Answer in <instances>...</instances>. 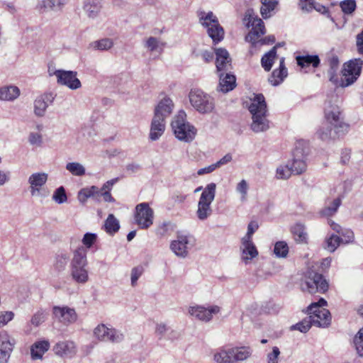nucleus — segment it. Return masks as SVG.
I'll return each mask as SVG.
<instances>
[{"label": "nucleus", "mask_w": 363, "mask_h": 363, "mask_svg": "<svg viewBox=\"0 0 363 363\" xmlns=\"http://www.w3.org/2000/svg\"><path fill=\"white\" fill-rule=\"evenodd\" d=\"M274 252L278 257H286L289 252V247L285 242H277L274 245Z\"/></svg>", "instance_id": "8fccbe9b"}, {"label": "nucleus", "mask_w": 363, "mask_h": 363, "mask_svg": "<svg viewBox=\"0 0 363 363\" xmlns=\"http://www.w3.org/2000/svg\"><path fill=\"white\" fill-rule=\"evenodd\" d=\"M342 11L346 14H351L356 9L354 0H344L340 3Z\"/></svg>", "instance_id": "bf43d9fd"}, {"label": "nucleus", "mask_w": 363, "mask_h": 363, "mask_svg": "<svg viewBox=\"0 0 363 363\" xmlns=\"http://www.w3.org/2000/svg\"><path fill=\"white\" fill-rule=\"evenodd\" d=\"M55 95L52 92L45 93L34 101V113L38 117L45 115L47 108L51 105L55 99Z\"/></svg>", "instance_id": "412c9836"}, {"label": "nucleus", "mask_w": 363, "mask_h": 363, "mask_svg": "<svg viewBox=\"0 0 363 363\" xmlns=\"http://www.w3.org/2000/svg\"><path fill=\"white\" fill-rule=\"evenodd\" d=\"M241 259L245 264H248L258 255V251L252 240H241Z\"/></svg>", "instance_id": "bb28decb"}, {"label": "nucleus", "mask_w": 363, "mask_h": 363, "mask_svg": "<svg viewBox=\"0 0 363 363\" xmlns=\"http://www.w3.org/2000/svg\"><path fill=\"white\" fill-rule=\"evenodd\" d=\"M48 73L50 76L56 77L58 84L65 86L72 90L78 89L82 86V83L77 78V72L75 71L49 68Z\"/></svg>", "instance_id": "9d476101"}, {"label": "nucleus", "mask_w": 363, "mask_h": 363, "mask_svg": "<svg viewBox=\"0 0 363 363\" xmlns=\"http://www.w3.org/2000/svg\"><path fill=\"white\" fill-rule=\"evenodd\" d=\"M105 230L108 234L116 233L119 228V221L113 214H109L104 223Z\"/></svg>", "instance_id": "79ce46f5"}, {"label": "nucleus", "mask_w": 363, "mask_h": 363, "mask_svg": "<svg viewBox=\"0 0 363 363\" xmlns=\"http://www.w3.org/2000/svg\"><path fill=\"white\" fill-rule=\"evenodd\" d=\"M216 184L210 183L203 189L197 204L196 215L201 221L206 220L213 213L211 203L216 196Z\"/></svg>", "instance_id": "20e7f679"}, {"label": "nucleus", "mask_w": 363, "mask_h": 363, "mask_svg": "<svg viewBox=\"0 0 363 363\" xmlns=\"http://www.w3.org/2000/svg\"><path fill=\"white\" fill-rule=\"evenodd\" d=\"M324 116L327 123L333 125L336 132L347 130V125L343 121L342 110L337 104L331 101H326Z\"/></svg>", "instance_id": "0eeeda50"}, {"label": "nucleus", "mask_w": 363, "mask_h": 363, "mask_svg": "<svg viewBox=\"0 0 363 363\" xmlns=\"http://www.w3.org/2000/svg\"><path fill=\"white\" fill-rule=\"evenodd\" d=\"M171 126L175 137L180 141L190 143L196 135V128L186 121V114L183 110L174 116Z\"/></svg>", "instance_id": "7ed1b4c3"}, {"label": "nucleus", "mask_w": 363, "mask_h": 363, "mask_svg": "<svg viewBox=\"0 0 363 363\" xmlns=\"http://www.w3.org/2000/svg\"><path fill=\"white\" fill-rule=\"evenodd\" d=\"M216 66L218 72H224L231 69V59L228 52L223 48L215 50Z\"/></svg>", "instance_id": "5701e85b"}, {"label": "nucleus", "mask_w": 363, "mask_h": 363, "mask_svg": "<svg viewBox=\"0 0 363 363\" xmlns=\"http://www.w3.org/2000/svg\"><path fill=\"white\" fill-rule=\"evenodd\" d=\"M339 235L342 236L341 240L342 244L347 245L354 241V233L350 229H342V233H340Z\"/></svg>", "instance_id": "e2e57ef3"}, {"label": "nucleus", "mask_w": 363, "mask_h": 363, "mask_svg": "<svg viewBox=\"0 0 363 363\" xmlns=\"http://www.w3.org/2000/svg\"><path fill=\"white\" fill-rule=\"evenodd\" d=\"M153 210L147 203H140L135 207L134 219L135 223L142 229L150 228L153 223Z\"/></svg>", "instance_id": "4468645a"}, {"label": "nucleus", "mask_w": 363, "mask_h": 363, "mask_svg": "<svg viewBox=\"0 0 363 363\" xmlns=\"http://www.w3.org/2000/svg\"><path fill=\"white\" fill-rule=\"evenodd\" d=\"M362 64L363 61L361 59H354L345 64L342 70V86H348L357 79L361 73Z\"/></svg>", "instance_id": "ddd939ff"}, {"label": "nucleus", "mask_w": 363, "mask_h": 363, "mask_svg": "<svg viewBox=\"0 0 363 363\" xmlns=\"http://www.w3.org/2000/svg\"><path fill=\"white\" fill-rule=\"evenodd\" d=\"M260 13L264 18L271 17L279 4V0H260Z\"/></svg>", "instance_id": "f704fd0d"}, {"label": "nucleus", "mask_w": 363, "mask_h": 363, "mask_svg": "<svg viewBox=\"0 0 363 363\" xmlns=\"http://www.w3.org/2000/svg\"><path fill=\"white\" fill-rule=\"evenodd\" d=\"M312 325L313 323L311 320L308 317L304 318L302 321L296 323V325H294L291 327V329L298 330L301 333H306L309 330Z\"/></svg>", "instance_id": "864d4df0"}, {"label": "nucleus", "mask_w": 363, "mask_h": 363, "mask_svg": "<svg viewBox=\"0 0 363 363\" xmlns=\"http://www.w3.org/2000/svg\"><path fill=\"white\" fill-rule=\"evenodd\" d=\"M233 363L247 360L252 354V350L248 346L235 347L230 348Z\"/></svg>", "instance_id": "c85d7f7f"}, {"label": "nucleus", "mask_w": 363, "mask_h": 363, "mask_svg": "<svg viewBox=\"0 0 363 363\" xmlns=\"http://www.w3.org/2000/svg\"><path fill=\"white\" fill-rule=\"evenodd\" d=\"M200 21L207 28L208 34L214 43H218L223 40L224 30L212 12H208L206 16L201 15Z\"/></svg>", "instance_id": "9b49d317"}, {"label": "nucleus", "mask_w": 363, "mask_h": 363, "mask_svg": "<svg viewBox=\"0 0 363 363\" xmlns=\"http://www.w3.org/2000/svg\"><path fill=\"white\" fill-rule=\"evenodd\" d=\"M249 185L246 180L242 179L236 186V191L241 195V200L245 201L247 195Z\"/></svg>", "instance_id": "052dcab7"}, {"label": "nucleus", "mask_w": 363, "mask_h": 363, "mask_svg": "<svg viewBox=\"0 0 363 363\" xmlns=\"http://www.w3.org/2000/svg\"><path fill=\"white\" fill-rule=\"evenodd\" d=\"M354 343L359 356L363 357V328L355 335Z\"/></svg>", "instance_id": "4d7b16f0"}, {"label": "nucleus", "mask_w": 363, "mask_h": 363, "mask_svg": "<svg viewBox=\"0 0 363 363\" xmlns=\"http://www.w3.org/2000/svg\"><path fill=\"white\" fill-rule=\"evenodd\" d=\"M30 193L32 196L45 198L49 195V191L45 185L36 184L29 186Z\"/></svg>", "instance_id": "a18cd8bd"}, {"label": "nucleus", "mask_w": 363, "mask_h": 363, "mask_svg": "<svg viewBox=\"0 0 363 363\" xmlns=\"http://www.w3.org/2000/svg\"><path fill=\"white\" fill-rule=\"evenodd\" d=\"M15 316V313L11 311H0V328L6 326Z\"/></svg>", "instance_id": "5fc2aeb1"}, {"label": "nucleus", "mask_w": 363, "mask_h": 363, "mask_svg": "<svg viewBox=\"0 0 363 363\" xmlns=\"http://www.w3.org/2000/svg\"><path fill=\"white\" fill-rule=\"evenodd\" d=\"M53 351L58 357L72 359L77 353V346L72 340H62L54 345Z\"/></svg>", "instance_id": "6ab92c4d"}, {"label": "nucleus", "mask_w": 363, "mask_h": 363, "mask_svg": "<svg viewBox=\"0 0 363 363\" xmlns=\"http://www.w3.org/2000/svg\"><path fill=\"white\" fill-rule=\"evenodd\" d=\"M144 269L141 266L135 267L131 269L130 272V282L132 286H135L137 285V281L138 279L143 274Z\"/></svg>", "instance_id": "13d9d810"}, {"label": "nucleus", "mask_w": 363, "mask_h": 363, "mask_svg": "<svg viewBox=\"0 0 363 363\" xmlns=\"http://www.w3.org/2000/svg\"><path fill=\"white\" fill-rule=\"evenodd\" d=\"M189 242L190 236L178 234L177 239L172 241L170 244V249L177 257L184 258L189 253Z\"/></svg>", "instance_id": "aec40b11"}, {"label": "nucleus", "mask_w": 363, "mask_h": 363, "mask_svg": "<svg viewBox=\"0 0 363 363\" xmlns=\"http://www.w3.org/2000/svg\"><path fill=\"white\" fill-rule=\"evenodd\" d=\"M28 142L32 145L40 146L43 142L41 134L38 133H30L28 136Z\"/></svg>", "instance_id": "774afa93"}, {"label": "nucleus", "mask_w": 363, "mask_h": 363, "mask_svg": "<svg viewBox=\"0 0 363 363\" xmlns=\"http://www.w3.org/2000/svg\"><path fill=\"white\" fill-rule=\"evenodd\" d=\"M101 191L96 186L82 189L78 193V200L81 203H85L89 198L98 199L100 197Z\"/></svg>", "instance_id": "2f4dec72"}, {"label": "nucleus", "mask_w": 363, "mask_h": 363, "mask_svg": "<svg viewBox=\"0 0 363 363\" xmlns=\"http://www.w3.org/2000/svg\"><path fill=\"white\" fill-rule=\"evenodd\" d=\"M340 204L341 199L340 198H337L334 199L330 205L323 208L321 211V213L325 216H333L336 213Z\"/></svg>", "instance_id": "09e8293b"}, {"label": "nucleus", "mask_w": 363, "mask_h": 363, "mask_svg": "<svg viewBox=\"0 0 363 363\" xmlns=\"http://www.w3.org/2000/svg\"><path fill=\"white\" fill-rule=\"evenodd\" d=\"M113 46V41L111 38H102L94 40L89 44V48L94 50L105 51L110 50Z\"/></svg>", "instance_id": "4c0bfd02"}, {"label": "nucleus", "mask_w": 363, "mask_h": 363, "mask_svg": "<svg viewBox=\"0 0 363 363\" xmlns=\"http://www.w3.org/2000/svg\"><path fill=\"white\" fill-rule=\"evenodd\" d=\"M220 311V307L216 305L208 307L195 305L188 308V313L191 317L202 322H209L212 320L213 315L218 314Z\"/></svg>", "instance_id": "f3484780"}, {"label": "nucleus", "mask_w": 363, "mask_h": 363, "mask_svg": "<svg viewBox=\"0 0 363 363\" xmlns=\"http://www.w3.org/2000/svg\"><path fill=\"white\" fill-rule=\"evenodd\" d=\"M165 43L155 37L147 38L144 43L145 48L150 52H162Z\"/></svg>", "instance_id": "c9c22d12"}, {"label": "nucleus", "mask_w": 363, "mask_h": 363, "mask_svg": "<svg viewBox=\"0 0 363 363\" xmlns=\"http://www.w3.org/2000/svg\"><path fill=\"white\" fill-rule=\"evenodd\" d=\"M279 349L277 347H274L272 348V351L268 353L267 355V363H279Z\"/></svg>", "instance_id": "0e129e2a"}, {"label": "nucleus", "mask_w": 363, "mask_h": 363, "mask_svg": "<svg viewBox=\"0 0 363 363\" xmlns=\"http://www.w3.org/2000/svg\"><path fill=\"white\" fill-rule=\"evenodd\" d=\"M333 126L330 123L323 125L318 131V134L321 140H326L335 138V135L338 133L335 130L334 134L333 133Z\"/></svg>", "instance_id": "c03bdc74"}, {"label": "nucleus", "mask_w": 363, "mask_h": 363, "mask_svg": "<svg viewBox=\"0 0 363 363\" xmlns=\"http://www.w3.org/2000/svg\"><path fill=\"white\" fill-rule=\"evenodd\" d=\"M252 13L251 11H247L244 18V21H247V26L252 27L251 30L245 37V40L252 44H256L258 38L264 34L265 29L262 19L254 16Z\"/></svg>", "instance_id": "f8f14e48"}, {"label": "nucleus", "mask_w": 363, "mask_h": 363, "mask_svg": "<svg viewBox=\"0 0 363 363\" xmlns=\"http://www.w3.org/2000/svg\"><path fill=\"white\" fill-rule=\"evenodd\" d=\"M258 228L259 225L257 221H251L248 224L247 234L242 239L252 240V236Z\"/></svg>", "instance_id": "338daca9"}, {"label": "nucleus", "mask_w": 363, "mask_h": 363, "mask_svg": "<svg viewBox=\"0 0 363 363\" xmlns=\"http://www.w3.org/2000/svg\"><path fill=\"white\" fill-rule=\"evenodd\" d=\"M342 244L341 238L337 235L332 234L325 238L324 248L330 252H333Z\"/></svg>", "instance_id": "ea45409f"}, {"label": "nucleus", "mask_w": 363, "mask_h": 363, "mask_svg": "<svg viewBox=\"0 0 363 363\" xmlns=\"http://www.w3.org/2000/svg\"><path fill=\"white\" fill-rule=\"evenodd\" d=\"M52 200L57 204H62L67 201V196L63 186L57 188L52 197Z\"/></svg>", "instance_id": "de8ad7c7"}, {"label": "nucleus", "mask_w": 363, "mask_h": 363, "mask_svg": "<svg viewBox=\"0 0 363 363\" xmlns=\"http://www.w3.org/2000/svg\"><path fill=\"white\" fill-rule=\"evenodd\" d=\"M293 233L296 236H298L296 238L299 242H305L307 238V234L304 231V229L302 225H297L293 228Z\"/></svg>", "instance_id": "69168bd1"}, {"label": "nucleus", "mask_w": 363, "mask_h": 363, "mask_svg": "<svg viewBox=\"0 0 363 363\" xmlns=\"http://www.w3.org/2000/svg\"><path fill=\"white\" fill-rule=\"evenodd\" d=\"M327 305V301L321 298L318 302L312 303L308 307V313L310 314L308 318L313 325L318 327H327L331 322L330 311L324 308Z\"/></svg>", "instance_id": "423d86ee"}, {"label": "nucleus", "mask_w": 363, "mask_h": 363, "mask_svg": "<svg viewBox=\"0 0 363 363\" xmlns=\"http://www.w3.org/2000/svg\"><path fill=\"white\" fill-rule=\"evenodd\" d=\"M103 8V0H84L83 10L86 16L90 19L99 17Z\"/></svg>", "instance_id": "cd10ccee"}, {"label": "nucleus", "mask_w": 363, "mask_h": 363, "mask_svg": "<svg viewBox=\"0 0 363 363\" xmlns=\"http://www.w3.org/2000/svg\"><path fill=\"white\" fill-rule=\"evenodd\" d=\"M97 235L91 233H86L82 238V243L86 248H90L96 242Z\"/></svg>", "instance_id": "680f3d73"}, {"label": "nucleus", "mask_w": 363, "mask_h": 363, "mask_svg": "<svg viewBox=\"0 0 363 363\" xmlns=\"http://www.w3.org/2000/svg\"><path fill=\"white\" fill-rule=\"evenodd\" d=\"M169 330V326L163 322L157 323L155 325V334L159 340L165 338Z\"/></svg>", "instance_id": "603ef678"}, {"label": "nucleus", "mask_w": 363, "mask_h": 363, "mask_svg": "<svg viewBox=\"0 0 363 363\" xmlns=\"http://www.w3.org/2000/svg\"><path fill=\"white\" fill-rule=\"evenodd\" d=\"M189 99L191 106L201 114H210L215 110L214 99L201 89H191Z\"/></svg>", "instance_id": "39448f33"}, {"label": "nucleus", "mask_w": 363, "mask_h": 363, "mask_svg": "<svg viewBox=\"0 0 363 363\" xmlns=\"http://www.w3.org/2000/svg\"><path fill=\"white\" fill-rule=\"evenodd\" d=\"M47 318V313L45 310L42 308L37 311L31 317L30 324L34 327H38L44 323Z\"/></svg>", "instance_id": "49530a36"}, {"label": "nucleus", "mask_w": 363, "mask_h": 363, "mask_svg": "<svg viewBox=\"0 0 363 363\" xmlns=\"http://www.w3.org/2000/svg\"><path fill=\"white\" fill-rule=\"evenodd\" d=\"M69 260V255L67 253H60L57 255L55 261V267L59 271L64 270L67 262Z\"/></svg>", "instance_id": "6e6d98bb"}, {"label": "nucleus", "mask_w": 363, "mask_h": 363, "mask_svg": "<svg viewBox=\"0 0 363 363\" xmlns=\"http://www.w3.org/2000/svg\"><path fill=\"white\" fill-rule=\"evenodd\" d=\"M301 289L310 294L325 293L328 289V284L322 274L308 270L301 283Z\"/></svg>", "instance_id": "6e6552de"}, {"label": "nucleus", "mask_w": 363, "mask_h": 363, "mask_svg": "<svg viewBox=\"0 0 363 363\" xmlns=\"http://www.w3.org/2000/svg\"><path fill=\"white\" fill-rule=\"evenodd\" d=\"M50 343L48 340L35 341L30 347V358L32 360H42L43 355L49 350Z\"/></svg>", "instance_id": "393cba45"}, {"label": "nucleus", "mask_w": 363, "mask_h": 363, "mask_svg": "<svg viewBox=\"0 0 363 363\" xmlns=\"http://www.w3.org/2000/svg\"><path fill=\"white\" fill-rule=\"evenodd\" d=\"M48 179V174L45 172H35L31 174L28 179V182L29 186L41 184L45 185Z\"/></svg>", "instance_id": "37998d69"}, {"label": "nucleus", "mask_w": 363, "mask_h": 363, "mask_svg": "<svg viewBox=\"0 0 363 363\" xmlns=\"http://www.w3.org/2000/svg\"><path fill=\"white\" fill-rule=\"evenodd\" d=\"M174 105L172 100L169 97L162 99L154 110V116L166 121L172 113Z\"/></svg>", "instance_id": "b1692460"}, {"label": "nucleus", "mask_w": 363, "mask_h": 363, "mask_svg": "<svg viewBox=\"0 0 363 363\" xmlns=\"http://www.w3.org/2000/svg\"><path fill=\"white\" fill-rule=\"evenodd\" d=\"M20 95V89L13 85L4 86L0 88V100L13 101Z\"/></svg>", "instance_id": "473e14b6"}, {"label": "nucleus", "mask_w": 363, "mask_h": 363, "mask_svg": "<svg viewBox=\"0 0 363 363\" xmlns=\"http://www.w3.org/2000/svg\"><path fill=\"white\" fill-rule=\"evenodd\" d=\"M301 144L298 143L294 151V158L291 163L289 164L293 174L299 175L305 172L307 169V156L308 150L306 148L301 147Z\"/></svg>", "instance_id": "dca6fc26"}, {"label": "nucleus", "mask_w": 363, "mask_h": 363, "mask_svg": "<svg viewBox=\"0 0 363 363\" xmlns=\"http://www.w3.org/2000/svg\"><path fill=\"white\" fill-rule=\"evenodd\" d=\"M213 360L215 363H233L230 348L220 347L214 350Z\"/></svg>", "instance_id": "72a5a7b5"}, {"label": "nucleus", "mask_w": 363, "mask_h": 363, "mask_svg": "<svg viewBox=\"0 0 363 363\" xmlns=\"http://www.w3.org/2000/svg\"><path fill=\"white\" fill-rule=\"evenodd\" d=\"M220 82L218 90L223 93H227L235 87V77L233 74L226 73L224 76L223 72H219Z\"/></svg>", "instance_id": "7c9ffc66"}, {"label": "nucleus", "mask_w": 363, "mask_h": 363, "mask_svg": "<svg viewBox=\"0 0 363 363\" xmlns=\"http://www.w3.org/2000/svg\"><path fill=\"white\" fill-rule=\"evenodd\" d=\"M166 128V121L153 116L149 133V139L156 141L164 134Z\"/></svg>", "instance_id": "a878e982"}, {"label": "nucleus", "mask_w": 363, "mask_h": 363, "mask_svg": "<svg viewBox=\"0 0 363 363\" xmlns=\"http://www.w3.org/2000/svg\"><path fill=\"white\" fill-rule=\"evenodd\" d=\"M93 335L100 342H109L113 344L120 343L124 340V335L121 331L104 323L94 328Z\"/></svg>", "instance_id": "1a4fd4ad"}, {"label": "nucleus", "mask_w": 363, "mask_h": 363, "mask_svg": "<svg viewBox=\"0 0 363 363\" xmlns=\"http://www.w3.org/2000/svg\"><path fill=\"white\" fill-rule=\"evenodd\" d=\"M248 110L252 115L250 128L254 133L265 132L269 129L270 122L267 118V104L263 94H255L250 99Z\"/></svg>", "instance_id": "f257e3e1"}, {"label": "nucleus", "mask_w": 363, "mask_h": 363, "mask_svg": "<svg viewBox=\"0 0 363 363\" xmlns=\"http://www.w3.org/2000/svg\"><path fill=\"white\" fill-rule=\"evenodd\" d=\"M288 72L287 69L284 65V57H281L279 62V69H274L270 77L269 78V83L273 86H277L280 84L287 77Z\"/></svg>", "instance_id": "c756f323"}, {"label": "nucleus", "mask_w": 363, "mask_h": 363, "mask_svg": "<svg viewBox=\"0 0 363 363\" xmlns=\"http://www.w3.org/2000/svg\"><path fill=\"white\" fill-rule=\"evenodd\" d=\"M65 168L73 176L82 177L86 174L84 165L77 162L67 163Z\"/></svg>", "instance_id": "a19ab883"}, {"label": "nucleus", "mask_w": 363, "mask_h": 363, "mask_svg": "<svg viewBox=\"0 0 363 363\" xmlns=\"http://www.w3.org/2000/svg\"><path fill=\"white\" fill-rule=\"evenodd\" d=\"M68 0H42L37 6V9L41 13L48 12H60L62 11Z\"/></svg>", "instance_id": "4be33fe9"}, {"label": "nucleus", "mask_w": 363, "mask_h": 363, "mask_svg": "<svg viewBox=\"0 0 363 363\" xmlns=\"http://www.w3.org/2000/svg\"><path fill=\"white\" fill-rule=\"evenodd\" d=\"M87 264L86 249L83 247H78L74 251L70 263V274L72 279L77 283L85 284L88 281Z\"/></svg>", "instance_id": "f03ea898"}, {"label": "nucleus", "mask_w": 363, "mask_h": 363, "mask_svg": "<svg viewBox=\"0 0 363 363\" xmlns=\"http://www.w3.org/2000/svg\"><path fill=\"white\" fill-rule=\"evenodd\" d=\"M291 174H293V172L289 164L281 165L277 168L276 177L279 179H287Z\"/></svg>", "instance_id": "3c124183"}, {"label": "nucleus", "mask_w": 363, "mask_h": 363, "mask_svg": "<svg viewBox=\"0 0 363 363\" xmlns=\"http://www.w3.org/2000/svg\"><path fill=\"white\" fill-rule=\"evenodd\" d=\"M52 314L58 322L65 325L72 324L77 320V314L75 310L67 306H54Z\"/></svg>", "instance_id": "a211bd4d"}, {"label": "nucleus", "mask_w": 363, "mask_h": 363, "mask_svg": "<svg viewBox=\"0 0 363 363\" xmlns=\"http://www.w3.org/2000/svg\"><path fill=\"white\" fill-rule=\"evenodd\" d=\"M296 62L298 65L301 67H308L310 65H312L313 67H317L320 64V59L318 55L297 56Z\"/></svg>", "instance_id": "58836bf2"}, {"label": "nucleus", "mask_w": 363, "mask_h": 363, "mask_svg": "<svg viewBox=\"0 0 363 363\" xmlns=\"http://www.w3.org/2000/svg\"><path fill=\"white\" fill-rule=\"evenodd\" d=\"M16 345V339L8 331H0V363L9 362Z\"/></svg>", "instance_id": "2eb2a0df"}, {"label": "nucleus", "mask_w": 363, "mask_h": 363, "mask_svg": "<svg viewBox=\"0 0 363 363\" xmlns=\"http://www.w3.org/2000/svg\"><path fill=\"white\" fill-rule=\"evenodd\" d=\"M277 57V47H273L269 52L265 53L261 59V64L264 69L269 72L273 65Z\"/></svg>", "instance_id": "e433bc0d"}]
</instances>
